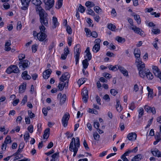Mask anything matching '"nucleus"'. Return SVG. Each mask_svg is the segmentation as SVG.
Returning <instances> with one entry per match:
<instances>
[{
    "label": "nucleus",
    "mask_w": 161,
    "mask_h": 161,
    "mask_svg": "<svg viewBox=\"0 0 161 161\" xmlns=\"http://www.w3.org/2000/svg\"><path fill=\"white\" fill-rule=\"evenodd\" d=\"M38 9L39 10L40 21L41 24V26L39 27L40 30L39 33H43L46 29L44 26L46 27L48 26V18L47 13L42 8V7H39Z\"/></svg>",
    "instance_id": "1"
},
{
    "label": "nucleus",
    "mask_w": 161,
    "mask_h": 161,
    "mask_svg": "<svg viewBox=\"0 0 161 161\" xmlns=\"http://www.w3.org/2000/svg\"><path fill=\"white\" fill-rule=\"evenodd\" d=\"M80 146V141L79 138L76 137L75 138L73 137L70 143L69 146V150L70 151L73 152L74 153L73 155L75 157L78 151V148Z\"/></svg>",
    "instance_id": "2"
},
{
    "label": "nucleus",
    "mask_w": 161,
    "mask_h": 161,
    "mask_svg": "<svg viewBox=\"0 0 161 161\" xmlns=\"http://www.w3.org/2000/svg\"><path fill=\"white\" fill-rule=\"evenodd\" d=\"M81 49L80 46L79 44H77L74 47V57L75 58L76 65L79 62Z\"/></svg>",
    "instance_id": "3"
},
{
    "label": "nucleus",
    "mask_w": 161,
    "mask_h": 161,
    "mask_svg": "<svg viewBox=\"0 0 161 161\" xmlns=\"http://www.w3.org/2000/svg\"><path fill=\"white\" fill-rule=\"evenodd\" d=\"M19 72V70L18 67L15 65H11L6 70V72L9 74L12 73H18Z\"/></svg>",
    "instance_id": "4"
},
{
    "label": "nucleus",
    "mask_w": 161,
    "mask_h": 161,
    "mask_svg": "<svg viewBox=\"0 0 161 161\" xmlns=\"http://www.w3.org/2000/svg\"><path fill=\"white\" fill-rule=\"evenodd\" d=\"M30 64V62L28 60L25 59L20 61L19 63V65L20 69L24 70L29 67Z\"/></svg>",
    "instance_id": "5"
},
{
    "label": "nucleus",
    "mask_w": 161,
    "mask_h": 161,
    "mask_svg": "<svg viewBox=\"0 0 161 161\" xmlns=\"http://www.w3.org/2000/svg\"><path fill=\"white\" fill-rule=\"evenodd\" d=\"M69 117L70 115L69 113L67 112L65 113L63 115L62 119V122L63 125L64 127L67 126Z\"/></svg>",
    "instance_id": "6"
},
{
    "label": "nucleus",
    "mask_w": 161,
    "mask_h": 161,
    "mask_svg": "<svg viewBox=\"0 0 161 161\" xmlns=\"http://www.w3.org/2000/svg\"><path fill=\"white\" fill-rule=\"evenodd\" d=\"M45 4V9L46 10H49L53 6L54 0H44Z\"/></svg>",
    "instance_id": "7"
},
{
    "label": "nucleus",
    "mask_w": 161,
    "mask_h": 161,
    "mask_svg": "<svg viewBox=\"0 0 161 161\" xmlns=\"http://www.w3.org/2000/svg\"><path fill=\"white\" fill-rule=\"evenodd\" d=\"M81 95L82 97V99L83 102L85 103H87L88 98V91L86 88H84L83 89Z\"/></svg>",
    "instance_id": "8"
},
{
    "label": "nucleus",
    "mask_w": 161,
    "mask_h": 161,
    "mask_svg": "<svg viewBox=\"0 0 161 161\" xmlns=\"http://www.w3.org/2000/svg\"><path fill=\"white\" fill-rule=\"evenodd\" d=\"M70 77V75L68 72H65L63 74L59 79L60 81H61L68 82L69 83V78Z\"/></svg>",
    "instance_id": "9"
},
{
    "label": "nucleus",
    "mask_w": 161,
    "mask_h": 161,
    "mask_svg": "<svg viewBox=\"0 0 161 161\" xmlns=\"http://www.w3.org/2000/svg\"><path fill=\"white\" fill-rule=\"evenodd\" d=\"M153 70L155 76L159 78L161 80V73L158 68L156 66H154L153 67Z\"/></svg>",
    "instance_id": "10"
},
{
    "label": "nucleus",
    "mask_w": 161,
    "mask_h": 161,
    "mask_svg": "<svg viewBox=\"0 0 161 161\" xmlns=\"http://www.w3.org/2000/svg\"><path fill=\"white\" fill-rule=\"evenodd\" d=\"M31 1V0H21L22 5L23 6L21 8L22 10H25L27 9Z\"/></svg>",
    "instance_id": "11"
},
{
    "label": "nucleus",
    "mask_w": 161,
    "mask_h": 161,
    "mask_svg": "<svg viewBox=\"0 0 161 161\" xmlns=\"http://www.w3.org/2000/svg\"><path fill=\"white\" fill-rule=\"evenodd\" d=\"M137 137L136 134L134 132L129 133L127 136V138L130 141H134L136 139Z\"/></svg>",
    "instance_id": "12"
},
{
    "label": "nucleus",
    "mask_w": 161,
    "mask_h": 161,
    "mask_svg": "<svg viewBox=\"0 0 161 161\" xmlns=\"http://www.w3.org/2000/svg\"><path fill=\"white\" fill-rule=\"evenodd\" d=\"M68 86V82L60 81L58 84V89L60 91L63 90L64 87H67Z\"/></svg>",
    "instance_id": "13"
},
{
    "label": "nucleus",
    "mask_w": 161,
    "mask_h": 161,
    "mask_svg": "<svg viewBox=\"0 0 161 161\" xmlns=\"http://www.w3.org/2000/svg\"><path fill=\"white\" fill-rule=\"evenodd\" d=\"M131 29L135 33L139 34L141 36H142L143 34V32L142 30L135 26L132 27Z\"/></svg>",
    "instance_id": "14"
},
{
    "label": "nucleus",
    "mask_w": 161,
    "mask_h": 161,
    "mask_svg": "<svg viewBox=\"0 0 161 161\" xmlns=\"http://www.w3.org/2000/svg\"><path fill=\"white\" fill-rule=\"evenodd\" d=\"M51 70L49 69L45 70L43 73V76L44 79H47L50 76L51 74Z\"/></svg>",
    "instance_id": "15"
},
{
    "label": "nucleus",
    "mask_w": 161,
    "mask_h": 161,
    "mask_svg": "<svg viewBox=\"0 0 161 161\" xmlns=\"http://www.w3.org/2000/svg\"><path fill=\"white\" fill-rule=\"evenodd\" d=\"M21 77L23 79L26 80H29L31 78L30 75L28 74L27 71H25L22 73Z\"/></svg>",
    "instance_id": "16"
},
{
    "label": "nucleus",
    "mask_w": 161,
    "mask_h": 161,
    "mask_svg": "<svg viewBox=\"0 0 161 161\" xmlns=\"http://www.w3.org/2000/svg\"><path fill=\"white\" fill-rule=\"evenodd\" d=\"M39 36L37 37V39L40 41H43L47 37V36L46 34L43 32L40 33Z\"/></svg>",
    "instance_id": "17"
},
{
    "label": "nucleus",
    "mask_w": 161,
    "mask_h": 161,
    "mask_svg": "<svg viewBox=\"0 0 161 161\" xmlns=\"http://www.w3.org/2000/svg\"><path fill=\"white\" fill-rule=\"evenodd\" d=\"M131 153V151L130 150H128V151L125 152L122 156H121V158L124 161H129L128 159L126 157L128 156L129 153Z\"/></svg>",
    "instance_id": "18"
},
{
    "label": "nucleus",
    "mask_w": 161,
    "mask_h": 161,
    "mask_svg": "<svg viewBox=\"0 0 161 161\" xmlns=\"http://www.w3.org/2000/svg\"><path fill=\"white\" fill-rule=\"evenodd\" d=\"M143 156L142 155L139 154L134 157L131 159V161H139L143 159Z\"/></svg>",
    "instance_id": "19"
},
{
    "label": "nucleus",
    "mask_w": 161,
    "mask_h": 161,
    "mask_svg": "<svg viewBox=\"0 0 161 161\" xmlns=\"http://www.w3.org/2000/svg\"><path fill=\"white\" fill-rule=\"evenodd\" d=\"M33 4L36 6H37V7L36 8V10H38L39 12V10L38 9V8L39 7H41L40 6L42 2L40 0H31Z\"/></svg>",
    "instance_id": "20"
},
{
    "label": "nucleus",
    "mask_w": 161,
    "mask_h": 161,
    "mask_svg": "<svg viewBox=\"0 0 161 161\" xmlns=\"http://www.w3.org/2000/svg\"><path fill=\"white\" fill-rule=\"evenodd\" d=\"M153 154L158 157H161V153L158 149H155L153 151H151Z\"/></svg>",
    "instance_id": "21"
},
{
    "label": "nucleus",
    "mask_w": 161,
    "mask_h": 161,
    "mask_svg": "<svg viewBox=\"0 0 161 161\" xmlns=\"http://www.w3.org/2000/svg\"><path fill=\"white\" fill-rule=\"evenodd\" d=\"M116 109L117 111L119 112H121L123 109L120 105V101L118 99L116 100Z\"/></svg>",
    "instance_id": "22"
},
{
    "label": "nucleus",
    "mask_w": 161,
    "mask_h": 161,
    "mask_svg": "<svg viewBox=\"0 0 161 161\" xmlns=\"http://www.w3.org/2000/svg\"><path fill=\"white\" fill-rule=\"evenodd\" d=\"M140 50L138 48H136L134 51V53L136 58H139L140 56Z\"/></svg>",
    "instance_id": "23"
},
{
    "label": "nucleus",
    "mask_w": 161,
    "mask_h": 161,
    "mask_svg": "<svg viewBox=\"0 0 161 161\" xmlns=\"http://www.w3.org/2000/svg\"><path fill=\"white\" fill-rule=\"evenodd\" d=\"M50 129L47 128L45 130L43 135V138L44 139H47L49 136Z\"/></svg>",
    "instance_id": "24"
},
{
    "label": "nucleus",
    "mask_w": 161,
    "mask_h": 161,
    "mask_svg": "<svg viewBox=\"0 0 161 161\" xmlns=\"http://www.w3.org/2000/svg\"><path fill=\"white\" fill-rule=\"evenodd\" d=\"M26 83H23L22 85L20 86L19 88V92L20 93H23L26 89Z\"/></svg>",
    "instance_id": "25"
},
{
    "label": "nucleus",
    "mask_w": 161,
    "mask_h": 161,
    "mask_svg": "<svg viewBox=\"0 0 161 161\" xmlns=\"http://www.w3.org/2000/svg\"><path fill=\"white\" fill-rule=\"evenodd\" d=\"M11 44L10 40H9L5 43V50L6 51H8L11 49V47H9Z\"/></svg>",
    "instance_id": "26"
},
{
    "label": "nucleus",
    "mask_w": 161,
    "mask_h": 161,
    "mask_svg": "<svg viewBox=\"0 0 161 161\" xmlns=\"http://www.w3.org/2000/svg\"><path fill=\"white\" fill-rule=\"evenodd\" d=\"M21 149H22L19 148V149L15 153H14L13 154V155L14 156V157H17V156L19 157V158H18V159H19L23 157L22 155L19 153L20 152H21Z\"/></svg>",
    "instance_id": "27"
},
{
    "label": "nucleus",
    "mask_w": 161,
    "mask_h": 161,
    "mask_svg": "<svg viewBox=\"0 0 161 161\" xmlns=\"http://www.w3.org/2000/svg\"><path fill=\"white\" fill-rule=\"evenodd\" d=\"M11 158V160H12L13 161H15L16 160H18V158H19V157L17 156V157H14V156L12 155L10 156H8L7 158H6L4 159V160L8 161L9 160L10 158Z\"/></svg>",
    "instance_id": "28"
},
{
    "label": "nucleus",
    "mask_w": 161,
    "mask_h": 161,
    "mask_svg": "<svg viewBox=\"0 0 161 161\" xmlns=\"http://www.w3.org/2000/svg\"><path fill=\"white\" fill-rule=\"evenodd\" d=\"M145 64L143 62L141 63L139 65H137L138 69L139 71L140 70H146V69L145 68Z\"/></svg>",
    "instance_id": "29"
},
{
    "label": "nucleus",
    "mask_w": 161,
    "mask_h": 161,
    "mask_svg": "<svg viewBox=\"0 0 161 161\" xmlns=\"http://www.w3.org/2000/svg\"><path fill=\"white\" fill-rule=\"evenodd\" d=\"M146 76L149 80H152L153 78V76L152 74L149 71L148 69H147L146 73Z\"/></svg>",
    "instance_id": "30"
},
{
    "label": "nucleus",
    "mask_w": 161,
    "mask_h": 161,
    "mask_svg": "<svg viewBox=\"0 0 161 161\" xmlns=\"http://www.w3.org/2000/svg\"><path fill=\"white\" fill-rule=\"evenodd\" d=\"M66 98V95L65 94H63L62 97L60 99V104L61 105H62L65 103Z\"/></svg>",
    "instance_id": "31"
},
{
    "label": "nucleus",
    "mask_w": 161,
    "mask_h": 161,
    "mask_svg": "<svg viewBox=\"0 0 161 161\" xmlns=\"http://www.w3.org/2000/svg\"><path fill=\"white\" fill-rule=\"evenodd\" d=\"M53 28H55L58 25V21L57 18L54 17H53Z\"/></svg>",
    "instance_id": "32"
},
{
    "label": "nucleus",
    "mask_w": 161,
    "mask_h": 161,
    "mask_svg": "<svg viewBox=\"0 0 161 161\" xmlns=\"http://www.w3.org/2000/svg\"><path fill=\"white\" fill-rule=\"evenodd\" d=\"M63 0H58L56 5L55 8L57 9L60 8L62 5Z\"/></svg>",
    "instance_id": "33"
},
{
    "label": "nucleus",
    "mask_w": 161,
    "mask_h": 161,
    "mask_svg": "<svg viewBox=\"0 0 161 161\" xmlns=\"http://www.w3.org/2000/svg\"><path fill=\"white\" fill-rule=\"evenodd\" d=\"M118 66L119 65H115V66H113L112 65H110L109 66H108V68L109 69L113 71H115L118 69Z\"/></svg>",
    "instance_id": "34"
},
{
    "label": "nucleus",
    "mask_w": 161,
    "mask_h": 161,
    "mask_svg": "<svg viewBox=\"0 0 161 161\" xmlns=\"http://www.w3.org/2000/svg\"><path fill=\"white\" fill-rule=\"evenodd\" d=\"M100 45L95 44L93 47L92 48V51L95 53H97L100 50Z\"/></svg>",
    "instance_id": "35"
},
{
    "label": "nucleus",
    "mask_w": 161,
    "mask_h": 161,
    "mask_svg": "<svg viewBox=\"0 0 161 161\" xmlns=\"http://www.w3.org/2000/svg\"><path fill=\"white\" fill-rule=\"evenodd\" d=\"M83 67V68H87L89 65L88 61L87 59H85L82 62Z\"/></svg>",
    "instance_id": "36"
},
{
    "label": "nucleus",
    "mask_w": 161,
    "mask_h": 161,
    "mask_svg": "<svg viewBox=\"0 0 161 161\" xmlns=\"http://www.w3.org/2000/svg\"><path fill=\"white\" fill-rule=\"evenodd\" d=\"M108 28L112 31H115L116 27L114 25L110 23L108 25Z\"/></svg>",
    "instance_id": "37"
},
{
    "label": "nucleus",
    "mask_w": 161,
    "mask_h": 161,
    "mask_svg": "<svg viewBox=\"0 0 161 161\" xmlns=\"http://www.w3.org/2000/svg\"><path fill=\"white\" fill-rule=\"evenodd\" d=\"M86 79L85 78H81L78 80L77 83L79 85V87L85 82Z\"/></svg>",
    "instance_id": "38"
},
{
    "label": "nucleus",
    "mask_w": 161,
    "mask_h": 161,
    "mask_svg": "<svg viewBox=\"0 0 161 161\" xmlns=\"http://www.w3.org/2000/svg\"><path fill=\"white\" fill-rule=\"evenodd\" d=\"M85 5L86 7L90 8L95 6V4L92 2L87 1L86 2Z\"/></svg>",
    "instance_id": "39"
},
{
    "label": "nucleus",
    "mask_w": 161,
    "mask_h": 161,
    "mask_svg": "<svg viewBox=\"0 0 161 161\" xmlns=\"http://www.w3.org/2000/svg\"><path fill=\"white\" fill-rule=\"evenodd\" d=\"M139 113L138 118H141L144 114V110L142 108H140L138 110Z\"/></svg>",
    "instance_id": "40"
},
{
    "label": "nucleus",
    "mask_w": 161,
    "mask_h": 161,
    "mask_svg": "<svg viewBox=\"0 0 161 161\" xmlns=\"http://www.w3.org/2000/svg\"><path fill=\"white\" fill-rule=\"evenodd\" d=\"M30 137V135L29 133L28 132L26 131L24 135V138L25 141L26 142H27L28 141V140Z\"/></svg>",
    "instance_id": "41"
},
{
    "label": "nucleus",
    "mask_w": 161,
    "mask_h": 161,
    "mask_svg": "<svg viewBox=\"0 0 161 161\" xmlns=\"http://www.w3.org/2000/svg\"><path fill=\"white\" fill-rule=\"evenodd\" d=\"M59 156V153L57 152L54 153L52 156V159L50 161H54L55 159H56L58 158Z\"/></svg>",
    "instance_id": "42"
},
{
    "label": "nucleus",
    "mask_w": 161,
    "mask_h": 161,
    "mask_svg": "<svg viewBox=\"0 0 161 161\" xmlns=\"http://www.w3.org/2000/svg\"><path fill=\"white\" fill-rule=\"evenodd\" d=\"M135 19L137 23L138 24H140L141 23V19H140L139 15L136 14L134 15Z\"/></svg>",
    "instance_id": "43"
},
{
    "label": "nucleus",
    "mask_w": 161,
    "mask_h": 161,
    "mask_svg": "<svg viewBox=\"0 0 161 161\" xmlns=\"http://www.w3.org/2000/svg\"><path fill=\"white\" fill-rule=\"evenodd\" d=\"M146 71H147L146 70H145H145L139 71V75H140V76L141 77L144 78L145 77V75H146Z\"/></svg>",
    "instance_id": "44"
},
{
    "label": "nucleus",
    "mask_w": 161,
    "mask_h": 161,
    "mask_svg": "<svg viewBox=\"0 0 161 161\" xmlns=\"http://www.w3.org/2000/svg\"><path fill=\"white\" fill-rule=\"evenodd\" d=\"M87 13L88 14L91 15H94L95 14L93 11L90 8H88L86 10Z\"/></svg>",
    "instance_id": "45"
},
{
    "label": "nucleus",
    "mask_w": 161,
    "mask_h": 161,
    "mask_svg": "<svg viewBox=\"0 0 161 161\" xmlns=\"http://www.w3.org/2000/svg\"><path fill=\"white\" fill-rule=\"evenodd\" d=\"M116 40L120 43H123L125 42V39L120 36H118L116 37Z\"/></svg>",
    "instance_id": "46"
},
{
    "label": "nucleus",
    "mask_w": 161,
    "mask_h": 161,
    "mask_svg": "<svg viewBox=\"0 0 161 161\" xmlns=\"http://www.w3.org/2000/svg\"><path fill=\"white\" fill-rule=\"evenodd\" d=\"M11 142V137L9 136H7L5 139L4 143L7 145V144Z\"/></svg>",
    "instance_id": "47"
},
{
    "label": "nucleus",
    "mask_w": 161,
    "mask_h": 161,
    "mask_svg": "<svg viewBox=\"0 0 161 161\" xmlns=\"http://www.w3.org/2000/svg\"><path fill=\"white\" fill-rule=\"evenodd\" d=\"M94 10L97 14L102 12V9L98 6H95L94 8Z\"/></svg>",
    "instance_id": "48"
},
{
    "label": "nucleus",
    "mask_w": 161,
    "mask_h": 161,
    "mask_svg": "<svg viewBox=\"0 0 161 161\" xmlns=\"http://www.w3.org/2000/svg\"><path fill=\"white\" fill-rule=\"evenodd\" d=\"M86 10V8L84 7L81 4H80L79 10L81 13L84 12Z\"/></svg>",
    "instance_id": "49"
},
{
    "label": "nucleus",
    "mask_w": 161,
    "mask_h": 161,
    "mask_svg": "<svg viewBox=\"0 0 161 161\" xmlns=\"http://www.w3.org/2000/svg\"><path fill=\"white\" fill-rule=\"evenodd\" d=\"M152 32L155 34H158L160 33V30L158 29L153 28L152 30Z\"/></svg>",
    "instance_id": "50"
},
{
    "label": "nucleus",
    "mask_w": 161,
    "mask_h": 161,
    "mask_svg": "<svg viewBox=\"0 0 161 161\" xmlns=\"http://www.w3.org/2000/svg\"><path fill=\"white\" fill-rule=\"evenodd\" d=\"M93 137L95 140L97 141H99L100 137V135L96 132L93 134Z\"/></svg>",
    "instance_id": "51"
},
{
    "label": "nucleus",
    "mask_w": 161,
    "mask_h": 161,
    "mask_svg": "<svg viewBox=\"0 0 161 161\" xmlns=\"http://www.w3.org/2000/svg\"><path fill=\"white\" fill-rule=\"evenodd\" d=\"M18 58L19 60L21 61L23 60V59L25 58V56L24 54H20L19 55Z\"/></svg>",
    "instance_id": "52"
},
{
    "label": "nucleus",
    "mask_w": 161,
    "mask_h": 161,
    "mask_svg": "<svg viewBox=\"0 0 161 161\" xmlns=\"http://www.w3.org/2000/svg\"><path fill=\"white\" fill-rule=\"evenodd\" d=\"M28 114L29 116L31 119L35 117V114L34 113H32L31 111H28Z\"/></svg>",
    "instance_id": "53"
},
{
    "label": "nucleus",
    "mask_w": 161,
    "mask_h": 161,
    "mask_svg": "<svg viewBox=\"0 0 161 161\" xmlns=\"http://www.w3.org/2000/svg\"><path fill=\"white\" fill-rule=\"evenodd\" d=\"M27 130L30 133H32L33 131V127L32 125H30L27 128Z\"/></svg>",
    "instance_id": "54"
},
{
    "label": "nucleus",
    "mask_w": 161,
    "mask_h": 161,
    "mask_svg": "<svg viewBox=\"0 0 161 161\" xmlns=\"http://www.w3.org/2000/svg\"><path fill=\"white\" fill-rule=\"evenodd\" d=\"M27 96L26 95H25L21 102V103L22 104V105H24L25 103L27 101Z\"/></svg>",
    "instance_id": "55"
},
{
    "label": "nucleus",
    "mask_w": 161,
    "mask_h": 161,
    "mask_svg": "<svg viewBox=\"0 0 161 161\" xmlns=\"http://www.w3.org/2000/svg\"><path fill=\"white\" fill-rule=\"evenodd\" d=\"M110 92L112 95L113 96H115L118 93L117 91L115 89H111L110 91Z\"/></svg>",
    "instance_id": "56"
},
{
    "label": "nucleus",
    "mask_w": 161,
    "mask_h": 161,
    "mask_svg": "<svg viewBox=\"0 0 161 161\" xmlns=\"http://www.w3.org/2000/svg\"><path fill=\"white\" fill-rule=\"evenodd\" d=\"M129 107L130 109L133 110L135 108V105L134 103L133 102H131L129 105Z\"/></svg>",
    "instance_id": "57"
},
{
    "label": "nucleus",
    "mask_w": 161,
    "mask_h": 161,
    "mask_svg": "<svg viewBox=\"0 0 161 161\" xmlns=\"http://www.w3.org/2000/svg\"><path fill=\"white\" fill-rule=\"evenodd\" d=\"M55 46V43L54 42H53L49 46L48 48V50L51 52L53 48Z\"/></svg>",
    "instance_id": "58"
},
{
    "label": "nucleus",
    "mask_w": 161,
    "mask_h": 161,
    "mask_svg": "<svg viewBox=\"0 0 161 161\" xmlns=\"http://www.w3.org/2000/svg\"><path fill=\"white\" fill-rule=\"evenodd\" d=\"M22 25L20 21H18L17 23V29L18 30H20L21 29Z\"/></svg>",
    "instance_id": "59"
},
{
    "label": "nucleus",
    "mask_w": 161,
    "mask_h": 161,
    "mask_svg": "<svg viewBox=\"0 0 161 161\" xmlns=\"http://www.w3.org/2000/svg\"><path fill=\"white\" fill-rule=\"evenodd\" d=\"M155 138L156 140L160 141L161 140V137L160 134L158 133V134L156 135L155 136Z\"/></svg>",
    "instance_id": "60"
},
{
    "label": "nucleus",
    "mask_w": 161,
    "mask_h": 161,
    "mask_svg": "<svg viewBox=\"0 0 161 161\" xmlns=\"http://www.w3.org/2000/svg\"><path fill=\"white\" fill-rule=\"evenodd\" d=\"M96 99L97 103L100 105H101V99L100 97L98 96V95H96Z\"/></svg>",
    "instance_id": "61"
},
{
    "label": "nucleus",
    "mask_w": 161,
    "mask_h": 161,
    "mask_svg": "<svg viewBox=\"0 0 161 161\" xmlns=\"http://www.w3.org/2000/svg\"><path fill=\"white\" fill-rule=\"evenodd\" d=\"M66 30L67 33L69 34H71L72 33V30L70 27L68 25L67 26Z\"/></svg>",
    "instance_id": "62"
},
{
    "label": "nucleus",
    "mask_w": 161,
    "mask_h": 161,
    "mask_svg": "<svg viewBox=\"0 0 161 161\" xmlns=\"http://www.w3.org/2000/svg\"><path fill=\"white\" fill-rule=\"evenodd\" d=\"M103 98L108 102H109L110 100V98L108 94H106L103 97Z\"/></svg>",
    "instance_id": "63"
},
{
    "label": "nucleus",
    "mask_w": 161,
    "mask_h": 161,
    "mask_svg": "<svg viewBox=\"0 0 161 161\" xmlns=\"http://www.w3.org/2000/svg\"><path fill=\"white\" fill-rule=\"evenodd\" d=\"M91 36H92L93 37L96 38L97 37L98 35L95 31H93L91 33Z\"/></svg>",
    "instance_id": "64"
}]
</instances>
